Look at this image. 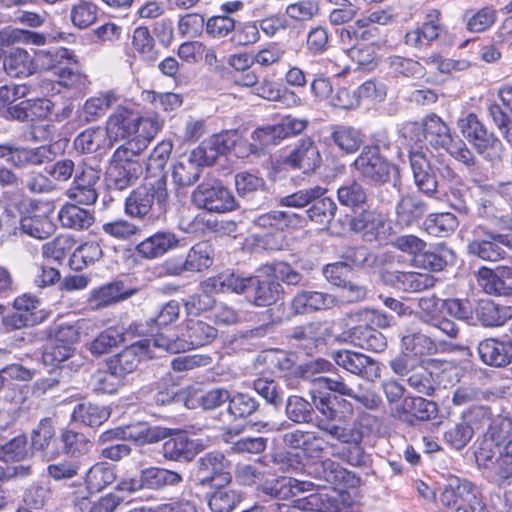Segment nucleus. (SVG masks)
I'll list each match as a JSON object with an SVG mask.
<instances>
[{"instance_id": "nucleus-1", "label": "nucleus", "mask_w": 512, "mask_h": 512, "mask_svg": "<svg viewBox=\"0 0 512 512\" xmlns=\"http://www.w3.org/2000/svg\"><path fill=\"white\" fill-rule=\"evenodd\" d=\"M312 389L310 390L313 409H316L322 418L318 420H326L330 423L340 421L341 415L334 407L333 399L330 392L338 393L353 399L357 404L368 410H377L382 404L381 397L371 388L364 387L359 384L356 387L349 386L344 378L319 376L312 379Z\"/></svg>"}, {"instance_id": "nucleus-2", "label": "nucleus", "mask_w": 512, "mask_h": 512, "mask_svg": "<svg viewBox=\"0 0 512 512\" xmlns=\"http://www.w3.org/2000/svg\"><path fill=\"white\" fill-rule=\"evenodd\" d=\"M302 276L287 263L263 265L255 275L226 270L205 281V288H263L268 286H296Z\"/></svg>"}, {"instance_id": "nucleus-3", "label": "nucleus", "mask_w": 512, "mask_h": 512, "mask_svg": "<svg viewBox=\"0 0 512 512\" xmlns=\"http://www.w3.org/2000/svg\"><path fill=\"white\" fill-rule=\"evenodd\" d=\"M475 461L483 475L492 483L501 485L512 478V421L509 423L505 445L499 448L490 439L480 442L475 450Z\"/></svg>"}, {"instance_id": "nucleus-4", "label": "nucleus", "mask_w": 512, "mask_h": 512, "mask_svg": "<svg viewBox=\"0 0 512 512\" xmlns=\"http://www.w3.org/2000/svg\"><path fill=\"white\" fill-rule=\"evenodd\" d=\"M169 194L166 187V178L161 176L153 184L137 187L125 200V213L133 218H151L156 202L157 210L165 209Z\"/></svg>"}, {"instance_id": "nucleus-5", "label": "nucleus", "mask_w": 512, "mask_h": 512, "mask_svg": "<svg viewBox=\"0 0 512 512\" xmlns=\"http://www.w3.org/2000/svg\"><path fill=\"white\" fill-rule=\"evenodd\" d=\"M473 239L467 244V253L483 261L495 262L505 257V249L512 248V241L507 235L478 226L473 230Z\"/></svg>"}, {"instance_id": "nucleus-6", "label": "nucleus", "mask_w": 512, "mask_h": 512, "mask_svg": "<svg viewBox=\"0 0 512 512\" xmlns=\"http://www.w3.org/2000/svg\"><path fill=\"white\" fill-rule=\"evenodd\" d=\"M353 167L364 180L374 184L389 182L396 171L395 165L380 154L378 146H365Z\"/></svg>"}, {"instance_id": "nucleus-7", "label": "nucleus", "mask_w": 512, "mask_h": 512, "mask_svg": "<svg viewBox=\"0 0 512 512\" xmlns=\"http://www.w3.org/2000/svg\"><path fill=\"white\" fill-rule=\"evenodd\" d=\"M194 204L209 212L224 213L236 208V200L229 189L219 182H203L192 193Z\"/></svg>"}, {"instance_id": "nucleus-8", "label": "nucleus", "mask_w": 512, "mask_h": 512, "mask_svg": "<svg viewBox=\"0 0 512 512\" xmlns=\"http://www.w3.org/2000/svg\"><path fill=\"white\" fill-rule=\"evenodd\" d=\"M410 139L416 143L426 140L432 147L447 150L448 146L455 140L451 135L450 128L435 114L427 116L422 124L411 123L407 128Z\"/></svg>"}, {"instance_id": "nucleus-9", "label": "nucleus", "mask_w": 512, "mask_h": 512, "mask_svg": "<svg viewBox=\"0 0 512 512\" xmlns=\"http://www.w3.org/2000/svg\"><path fill=\"white\" fill-rule=\"evenodd\" d=\"M230 461L218 451L205 453L194 466L196 480L202 485H223L231 481Z\"/></svg>"}, {"instance_id": "nucleus-10", "label": "nucleus", "mask_w": 512, "mask_h": 512, "mask_svg": "<svg viewBox=\"0 0 512 512\" xmlns=\"http://www.w3.org/2000/svg\"><path fill=\"white\" fill-rule=\"evenodd\" d=\"M210 165L205 152L197 146L175 160L172 165V181L179 188L191 186L199 179L202 167Z\"/></svg>"}, {"instance_id": "nucleus-11", "label": "nucleus", "mask_w": 512, "mask_h": 512, "mask_svg": "<svg viewBox=\"0 0 512 512\" xmlns=\"http://www.w3.org/2000/svg\"><path fill=\"white\" fill-rule=\"evenodd\" d=\"M350 229L367 242H385L392 235V226L376 210H364L350 220Z\"/></svg>"}, {"instance_id": "nucleus-12", "label": "nucleus", "mask_w": 512, "mask_h": 512, "mask_svg": "<svg viewBox=\"0 0 512 512\" xmlns=\"http://www.w3.org/2000/svg\"><path fill=\"white\" fill-rule=\"evenodd\" d=\"M331 357L339 367L366 380L374 381L381 375L378 362L363 353L345 349L332 352Z\"/></svg>"}, {"instance_id": "nucleus-13", "label": "nucleus", "mask_w": 512, "mask_h": 512, "mask_svg": "<svg viewBox=\"0 0 512 512\" xmlns=\"http://www.w3.org/2000/svg\"><path fill=\"white\" fill-rule=\"evenodd\" d=\"M0 158H6L8 163L16 168L22 169L29 166H39L51 161L53 152L51 148L46 145L29 148L4 144L0 145Z\"/></svg>"}, {"instance_id": "nucleus-14", "label": "nucleus", "mask_w": 512, "mask_h": 512, "mask_svg": "<svg viewBox=\"0 0 512 512\" xmlns=\"http://www.w3.org/2000/svg\"><path fill=\"white\" fill-rule=\"evenodd\" d=\"M150 358V339H144L131 344L112 357L108 366L113 375L123 378L135 371L142 360Z\"/></svg>"}, {"instance_id": "nucleus-15", "label": "nucleus", "mask_w": 512, "mask_h": 512, "mask_svg": "<svg viewBox=\"0 0 512 512\" xmlns=\"http://www.w3.org/2000/svg\"><path fill=\"white\" fill-rule=\"evenodd\" d=\"M314 487L315 484L309 481L277 477L265 480L257 487V492L274 500H287L301 493L313 491Z\"/></svg>"}, {"instance_id": "nucleus-16", "label": "nucleus", "mask_w": 512, "mask_h": 512, "mask_svg": "<svg viewBox=\"0 0 512 512\" xmlns=\"http://www.w3.org/2000/svg\"><path fill=\"white\" fill-rule=\"evenodd\" d=\"M141 115L130 108L119 106L107 119L106 134L110 139H131L139 132Z\"/></svg>"}, {"instance_id": "nucleus-17", "label": "nucleus", "mask_w": 512, "mask_h": 512, "mask_svg": "<svg viewBox=\"0 0 512 512\" xmlns=\"http://www.w3.org/2000/svg\"><path fill=\"white\" fill-rule=\"evenodd\" d=\"M345 329V339L356 346L376 353L383 352L387 347L386 337L378 330L368 325H357L349 321H342Z\"/></svg>"}, {"instance_id": "nucleus-18", "label": "nucleus", "mask_w": 512, "mask_h": 512, "mask_svg": "<svg viewBox=\"0 0 512 512\" xmlns=\"http://www.w3.org/2000/svg\"><path fill=\"white\" fill-rule=\"evenodd\" d=\"M458 127L463 137L473 145L478 153H484L499 143V140L487 131L474 113H469L459 119Z\"/></svg>"}, {"instance_id": "nucleus-19", "label": "nucleus", "mask_w": 512, "mask_h": 512, "mask_svg": "<svg viewBox=\"0 0 512 512\" xmlns=\"http://www.w3.org/2000/svg\"><path fill=\"white\" fill-rule=\"evenodd\" d=\"M477 351L487 366L502 368L512 362V341L509 339L486 338L479 342Z\"/></svg>"}, {"instance_id": "nucleus-20", "label": "nucleus", "mask_w": 512, "mask_h": 512, "mask_svg": "<svg viewBox=\"0 0 512 512\" xmlns=\"http://www.w3.org/2000/svg\"><path fill=\"white\" fill-rule=\"evenodd\" d=\"M409 160L416 186L422 193L432 196L437 191L438 182L426 154L422 150H412Z\"/></svg>"}, {"instance_id": "nucleus-21", "label": "nucleus", "mask_w": 512, "mask_h": 512, "mask_svg": "<svg viewBox=\"0 0 512 512\" xmlns=\"http://www.w3.org/2000/svg\"><path fill=\"white\" fill-rule=\"evenodd\" d=\"M139 474L143 489L157 492L177 487L183 482V476L179 472L158 466L141 469Z\"/></svg>"}, {"instance_id": "nucleus-22", "label": "nucleus", "mask_w": 512, "mask_h": 512, "mask_svg": "<svg viewBox=\"0 0 512 512\" xmlns=\"http://www.w3.org/2000/svg\"><path fill=\"white\" fill-rule=\"evenodd\" d=\"M285 162L292 168L308 173L314 171L320 165L321 156L315 143L307 138L300 141L299 145L291 151Z\"/></svg>"}, {"instance_id": "nucleus-23", "label": "nucleus", "mask_w": 512, "mask_h": 512, "mask_svg": "<svg viewBox=\"0 0 512 512\" xmlns=\"http://www.w3.org/2000/svg\"><path fill=\"white\" fill-rule=\"evenodd\" d=\"M308 125L306 119L294 118L291 116L284 117L278 124L262 126L264 139L267 147L276 145L281 140L302 133Z\"/></svg>"}, {"instance_id": "nucleus-24", "label": "nucleus", "mask_w": 512, "mask_h": 512, "mask_svg": "<svg viewBox=\"0 0 512 512\" xmlns=\"http://www.w3.org/2000/svg\"><path fill=\"white\" fill-rule=\"evenodd\" d=\"M399 418L413 424L417 421H429L437 415V406L434 402L422 397H407L401 408L397 410Z\"/></svg>"}, {"instance_id": "nucleus-25", "label": "nucleus", "mask_w": 512, "mask_h": 512, "mask_svg": "<svg viewBox=\"0 0 512 512\" xmlns=\"http://www.w3.org/2000/svg\"><path fill=\"white\" fill-rule=\"evenodd\" d=\"M179 240L175 234L171 232H157L152 236L140 242L136 250L138 254L145 258L153 259L162 256L169 250L177 247Z\"/></svg>"}, {"instance_id": "nucleus-26", "label": "nucleus", "mask_w": 512, "mask_h": 512, "mask_svg": "<svg viewBox=\"0 0 512 512\" xmlns=\"http://www.w3.org/2000/svg\"><path fill=\"white\" fill-rule=\"evenodd\" d=\"M162 454L167 460L190 461L197 454V444L187 435L179 433L164 441Z\"/></svg>"}, {"instance_id": "nucleus-27", "label": "nucleus", "mask_w": 512, "mask_h": 512, "mask_svg": "<svg viewBox=\"0 0 512 512\" xmlns=\"http://www.w3.org/2000/svg\"><path fill=\"white\" fill-rule=\"evenodd\" d=\"M475 486L466 479L453 478L441 488L438 501L445 508L455 507L459 503H467Z\"/></svg>"}, {"instance_id": "nucleus-28", "label": "nucleus", "mask_w": 512, "mask_h": 512, "mask_svg": "<svg viewBox=\"0 0 512 512\" xmlns=\"http://www.w3.org/2000/svg\"><path fill=\"white\" fill-rule=\"evenodd\" d=\"M240 140L237 130H227L213 135L198 147L205 152L206 159L213 165L220 155L226 154L231 148H235Z\"/></svg>"}, {"instance_id": "nucleus-29", "label": "nucleus", "mask_w": 512, "mask_h": 512, "mask_svg": "<svg viewBox=\"0 0 512 512\" xmlns=\"http://www.w3.org/2000/svg\"><path fill=\"white\" fill-rule=\"evenodd\" d=\"M3 68L11 77H28L35 73L33 57L23 48L12 49L3 59Z\"/></svg>"}, {"instance_id": "nucleus-30", "label": "nucleus", "mask_w": 512, "mask_h": 512, "mask_svg": "<svg viewBox=\"0 0 512 512\" xmlns=\"http://www.w3.org/2000/svg\"><path fill=\"white\" fill-rule=\"evenodd\" d=\"M380 277L383 285L387 286L409 285L415 288H432L435 286V279L426 273L383 270L380 272Z\"/></svg>"}, {"instance_id": "nucleus-31", "label": "nucleus", "mask_w": 512, "mask_h": 512, "mask_svg": "<svg viewBox=\"0 0 512 512\" xmlns=\"http://www.w3.org/2000/svg\"><path fill=\"white\" fill-rule=\"evenodd\" d=\"M334 297L328 293L314 290H302L292 301L296 313L304 314L316 310L330 308L334 304Z\"/></svg>"}, {"instance_id": "nucleus-32", "label": "nucleus", "mask_w": 512, "mask_h": 512, "mask_svg": "<svg viewBox=\"0 0 512 512\" xmlns=\"http://www.w3.org/2000/svg\"><path fill=\"white\" fill-rule=\"evenodd\" d=\"M216 336L217 330L213 326L201 320L188 319L182 338L190 350L210 344Z\"/></svg>"}, {"instance_id": "nucleus-33", "label": "nucleus", "mask_w": 512, "mask_h": 512, "mask_svg": "<svg viewBox=\"0 0 512 512\" xmlns=\"http://www.w3.org/2000/svg\"><path fill=\"white\" fill-rule=\"evenodd\" d=\"M143 173V168L123 166L110 161L106 174L107 186L110 189L122 191L133 185Z\"/></svg>"}, {"instance_id": "nucleus-34", "label": "nucleus", "mask_w": 512, "mask_h": 512, "mask_svg": "<svg viewBox=\"0 0 512 512\" xmlns=\"http://www.w3.org/2000/svg\"><path fill=\"white\" fill-rule=\"evenodd\" d=\"M315 479L324 482V485L336 488L342 484L348 474L347 470L330 458L315 463L309 472Z\"/></svg>"}, {"instance_id": "nucleus-35", "label": "nucleus", "mask_w": 512, "mask_h": 512, "mask_svg": "<svg viewBox=\"0 0 512 512\" xmlns=\"http://www.w3.org/2000/svg\"><path fill=\"white\" fill-rule=\"evenodd\" d=\"M35 57L42 69L54 73L65 64L75 63V53L65 47L41 49L35 53Z\"/></svg>"}, {"instance_id": "nucleus-36", "label": "nucleus", "mask_w": 512, "mask_h": 512, "mask_svg": "<svg viewBox=\"0 0 512 512\" xmlns=\"http://www.w3.org/2000/svg\"><path fill=\"white\" fill-rule=\"evenodd\" d=\"M110 417V410L91 402L79 403L74 407L72 418L88 427L102 425Z\"/></svg>"}, {"instance_id": "nucleus-37", "label": "nucleus", "mask_w": 512, "mask_h": 512, "mask_svg": "<svg viewBox=\"0 0 512 512\" xmlns=\"http://www.w3.org/2000/svg\"><path fill=\"white\" fill-rule=\"evenodd\" d=\"M61 225L65 228L88 229L94 222L92 212L75 204H65L58 213Z\"/></svg>"}, {"instance_id": "nucleus-38", "label": "nucleus", "mask_w": 512, "mask_h": 512, "mask_svg": "<svg viewBox=\"0 0 512 512\" xmlns=\"http://www.w3.org/2000/svg\"><path fill=\"white\" fill-rule=\"evenodd\" d=\"M124 429L125 440L133 441L137 445L157 443L168 436V429L158 426L150 427L144 423L128 425Z\"/></svg>"}, {"instance_id": "nucleus-39", "label": "nucleus", "mask_w": 512, "mask_h": 512, "mask_svg": "<svg viewBox=\"0 0 512 512\" xmlns=\"http://www.w3.org/2000/svg\"><path fill=\"white\" fill-rule=\"evenodd\" d=\"M426 204L413 195L402 197L396 206L397 223L402 226H410L418 221L426 212Z\"/></svg>"}, {"instance_id": "nucleus-40", "label": "nucleus", "mask_w": 512, "mask_h": 512, "mask_svg": "<svg viewBox=\"0 0 512 512\" xmlns=\"http://www.w3.org/2000/svg\"><path fill=\"white\" fill-rule=\"evenodd\" d=\"M146 149L145 140L131 138L114 151L111 161L132 168H143L140 157Z\"/></svg>"}, {"instance_id": "nucleus-41", "label": "nucleus", "mask_w": 512, "mask_h": 512, "mask_svg": "<svg viewBox=\"0 0 512 512\" xmlns=\"http://www.w3.org/2000/svg\"><path fill=\"white\" fill-rule=\"evenodd\" d=\"M116 480L114 466L99 462L94 464L86 473L85 483L90 492H100Z\"/></svg>"}, {"instance_id": "nucleus-42", "label": "nucleus", "mask_w": 512, "mask_h": 512, "mask_svg": "<svg viewBox=\"0 0 512 512\" xmlns=\"http://www.w3.org/2000/svg\"><path fill=\"white\" fill-rule=\"evenodd\" d=\"M63 452L71 458L87 455L93 447L92 441L83 433L74 430H63L60 435Z\"/></svg>"}, {"instance_id": "nucleus-43", "label": "nucleus", "mask_w": 512, "mask_h": 512, "mask_svg": "<svg viewBox=\"0 0 512 512\" xmlns=\"http://www.w3.org/2000/svg\"><path fill=\"white\" fill-rule=\"evenodd\" d=\"M32 449L25 434H18L0 445V460L3 462H20L32 456Z\"/></svg>"}, {"instance_id": "nucleus-44", "label": "nucleus", "mask_w": 512, "mask_h": 512, "mask_svg": "<svg viewBox=\"0 0 512 512\" xmlns=\"http://www.w3.org/2000/svg\"><path fill=\"white\" fill-rule=\"evenodd\" d=\"M316 426L322 432L346 445L362 442L363 440V432L357 427V424L353 426H341L334 422L330 423L326 420H317Z\"/></svg>"}, {"instance_id": "nucleus-45", "label": "nucleus", "mask_w": 512, "mask_h": 512, "mask_svg": "<svg viewBox=\"0 0 512 512\" xmlns=\"http://www.w3.org/2000/svg\"><path fill=\"white\" fill-rule=\"evenodd\" d=\"M478 321L485 327L502 326L507 320L506 309L490 299H480L475 308Z\"/></svg>"}, {"instance_id": "nucleus-46", "label": "nucleus", "mask_w": 512, "mask_h": 512, "mask_svg": "<svg viewBox=\"0 0 512 512\" xmlns=\"http://www.w3.org/2000/svg\"><path fill=\"white\" fill-rule=\"evenodd\" d=\"M260 409V403L256 397L246 392L230 394L228 413L234 419H245L252 416Z\"/></svg>"}, {"instance_id": "nucleus-47", "label": "nucleus", "mask_w": 512, "mask_h": 512, "mask_svg": "<svg viewBox=\"0 0 512 512\" xmlns=\"http://www.w3.org/2000/svg\"><path fill=\"white\" fill-rule=\"evenodd\" d=\"M475 276L477 284L482 288L504 287L512 280V266H497L494 269L483 266Z\"/></svg>"}, {"instance_id": "nucleus-48", "label": "nucleus", "mask_w": 512, "mask_h": 512, "mask_svg": "<svg viewBox=\"0 0 512 512\" xmlns=\"http://www.w3.org/2000/svg\"><path fill=\"white\" fill-rule=\"evenodd\" d=\"M331 138L340 150L348 154L356 152L363 143L362 135L358 130L344 125L333 126Z\"/></svg>"}, {"instance_id": "nucleus-49", "label": "nucleus", "mask_w": 512, "mask_h": 512, "mask_svg": "<svg viewBox=\"0 0 512 512\" xmlns=\"http://www.w3.org/2000/svg\"><path fill=\"white\" fill-rule=\"evenodd\" d=\"M117 100V95L112 91L90 97L83 105L85 120L93 122L101 118Z\"/></svg>"}, {"instance_id": "nucleus-50", "label": "nucleus", "mask_w": 512, "mask_h": 512, "mask_svg": "<svg viewBox=\"0 0 512 512\" xmlns=\"http://www.w3.org/2000/svg\"><path fill=\"white\" fill-rule=\"evenodd\" d=\"M426 231L435 237H447L459 225L457 217L449 212L430 214L425 222Z\"/></svg>"}, {"instance_id": "nucleus-51", "label": "nucleus", "mask_w": 512, "mask_h": 512, "mask_svg": "<svg viewBox=\"0 0 512 512\" xmlns=\"http://www.w3.org/2000/svg\"><path fill=\"white\" fill-rule=\"evenodd\" d=\"M349 320L357 325H368L370 327L374 325L385 329L392 325L394 317L379 310L364 309L348 313L346 317L342 319V321Z\"/></svg>"}, {"instance_id": "nucleus-52", "label": "nucleus", "mask_w": 512, "mask_h": 512, "mask_svg": "<svg viewBox=\"0 0 512 512\" xmlns=\"http://www.w3.org/2000/svg\"><path fill=\"white\" fill-rule=\"evenodd\" d=\"M285 412L288 419L297 424L313 421L314 409L312 401L308 402L300 396L293 395L288 397Z\"/></svg>"}, {"instance_id": "nucleus-53", "label": "nucleus", "mask_w": 512, "mask_h": 512, "mask_svg": "<svg viewBox=\"0 0 512 512\" xmlns=\"http://www.w3.org/2000/svg\"><path fill=\"white\" fill-rule=\"evenodd\" d=\"M125 341L122 327H109L101 332L90 344L92 354L101 355L108 353L111 348Z\"/></svg>"}, {"instance_id": "nucleus-54", "label": "nucleus", "mask_w": 512, "mask_h": 512, "mask_svg": "<svg viewBox=\"0 0 512 512\" xmlns=\"http://www.w3.org/2000/svg\"><path fill=\"white\" fill-rule=\"evenodd\" d=\"M323 275L333 286L342 288H357L353 282L354 273L347 263L337 262L328 264L323 269Z\"/></svg>"}, {"instance_id": "nucleus-55", "label": "nucleus", "mask_w": 512, "mask_h": 512, "mask_svg": "<svg viewBox=\"0 0 512 512\" xmlns=\"http://www.w3.org/2000/svg\"><path fill=\"white\" fill-rule=\"evenodd\" d=\"M102 257V249L96 242H86L80 245L72 253L69 259V265L72 269L78 271L87 265L98 261Z\"/></svg>"}, {"instance_id": "nucleus-56", "label": "nucleus", "mask_w": 512, "mask_h": 512, "mask_svg": "<svg viewBox=\"0 0 512 512\" xmlns=\"http://www.w3.org/2000/svg\"><path fill=\"white\" fill-rule=\"evenodd\" d=\"M473 436L472 428L460 419V421L447 427L443 438L450 448L460 451L468 445Z\"/></svg>"}, {"instance_id": "nucleus-57", "label": "nucleus", "mask_w": 512, "mask_h": 512, "mask_svg": "<svg viewBox=\"0 0 512 512\" xmlns=\"http://www.w3.org/2000/svg\"><path fill=\"white\" fill-rule=\"evenodd\" d=\"M337 198L341 205L357 208L367 201V192L362 184L357 181H350L338 188Z\"/></svg>"}, {"instance_id": "nucleus-58", "label": "nucleus", "mask_w": 512, "mask_h": 512, "mask_svg": "<svg viewBox=\"0 0 512 512\" xmlns=\"http://www.w3.org/2000/svg\"><path fill=\"white\" fill-rule=\"evenodd\" d=\"M241 501V496L235 490L220 488L214 491L208 500L212 512H232Z\"/></svg>"}, {"instance_id": "nucleus-59", "label": "nucleus", "mask_w": 512, "mask_h": 512, "mask_svg": "<svg viewBox=\"0 0 512 512\" xmlns=\"http://www.w3.org/2000/svg\"><path fill=\"white\" fill-rule=\"evenodd\" d=\"M310 204L312 205L306 213L311 221L327 225L334 218L337 205L331 198L322 196L313 200Z\"/></svg>"}, {"instance_id": "nucleus-60", "label": "nucleus", "mask_w": 512, "mask_h": 512, "mask_svg": "<svg viewBox=\"0 0 512 512\" xmlns=\"http://www.w3.org/2000/svg\"><path fill=\"white\" fill-rule=\"evenodd\" d=\"M326 192V188L316 185L280 198L279 204L286 207L303 208L313 200L324 196Z\"/></svg>"}, {"instance_id": "nucleus-61", "label": "nucleus", "mask_w": 512, "mask_h": 512, "mask_svg": "<svg viewBox=\"0 0 512 512\" xmlns=\"http://www.w3.org/2000/svg\"><path fill=\"white\" fill-rule=\"evenodd\" d=\"M402 346L415 357L417 355H430L437 352V346L434 340L419 332L403 336Z\"/></svg>"}, {"instance_id": "nucleus-62", "label": "nucleus", "mask_w": 512, "mask_h": 512, "mask_svg": "<svg viewBox=\"0 0 512 512\" xmlns=\"http://www.w3.org/2000/svg\"><path fill=\"white\" fill-rule=\"evenodd\" d=\"M70 18L74 26L85 29L97 19V7L94 3L79 0L71 6Z\"/></svg>"}, {"instance_id": "nucleus-63", "label": "nucleus", "mask_w": 512, "mask_h": 512, "mask_svg": "<svg viewBox=\"0 0 512 512\" xmlns=\"http://www.w3.org/2000/svg\"><path fill=\"white\" fill-rule=\"evenodd\" d=\"M206 26L204 16L199 13L181 15L177 22V31L181 37L197 38L202 35Z\"/></svg>"}, {"instance_id": "nucleus-64", "label": "nucleus", "mask_w": 512, "mask_h": 512, "mask_svg": "<svg viewBox=\"0 0 512 512\" xmlns=\"http://www.w3.org/2000/svg\"><path fill=\"white\" fill-rule=\"evenodd\" d=\"M211 263V247L207 243L201 242L190 249L184 262V268L187 271H200L208 268Z\"/></svg>"}]
</instances>
